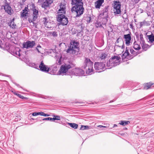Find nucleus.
I'll use <instances>...</instances> for the list:
<instances>
[{
    "instance_id": "nucleus-37",
    "label": "nucleus",
    "mask_w": 154,
    "mask_h": 154,
    "mask_svg": "<svg viewBox=\"0 0 154 154\" xmlns=\"http://www.w3.org/2000/svg\"><path fill=\"white\" fill-rule=\"evenodd\" d=\"M50 35H52L54 37H56L57 36V32H49Z\"/></svg>"
},
{
    "instance_id": "nucleus-30",
    "label": "nucleus",
    "mask_w": 154,
    "mask_h": 154,
    "mask_svg": "<svg viewBox=\"0 0 154 154\" xmlns=\"http://www.w3.org/2000/svg\"><path fill=\"white\" fill-rule=\"evenodd\" d=\"M56 119L54 118H50V117H48L44 119H42V120L43 121H45V120H50V121H54L56 120Z\"/></svg>"
},
{
    "instance_id": "nucleus-49",
    "label": "nucleus",
    "mask_w": 154,
    "mask_h": 154,
    "mask_svg": "<svg viewBox=\"0 0 154 154\" xmlns=\"http://www.w3.org/2000/svg\"><path fill=\"white\" fill-rule=\"evenodd\" d=\"M98 127L100 128H102V127H103V128H106V126H102V125H100L98 126Z\"/></svg>"
},
{
    "instance_id": "nucleus-22",
    "label": "nucleus",
    "mask_w": 154,
    "mask_h": 154,
    "mask_svg": "<svg viewBox=\"0 0 154 154\" xmlns=\"http://www.w3.org/2000/svg\"><path fill=\"white\" fill-rule=\"evenodd\" d=\"M133 48L136 50H138L140 49L141 47L140 45L135 41L133 44Z\"/></svg>"
},
{
    "instance_id": "nucleus-61",
    "label": "nucleus",
    "mask_w": 154,
    "mask_h": 154,
    "mask_svg": "<svg viewBox=\"0 0 154 154\" xmlns=\"http://www.w3.org/2000/svg\"><path fill=\"white\" fill-rule=\"evenodd\" d=\"M127 129V128H125V129Z\"/></svg>"
},
{
    "instance_id": "nucleus-42",
    "label": "nucleus",
    "mask_w": 154,
    "mask_h": 154,
    "mask_svg": "<svg viewBox=\"0 0 154 154\" xmlns=\"http://www.w3.org/2000/svg\"><path fill=\"white\" fill-rule=\"evenodd\" d=\"M54 117H55V118L56 119V120H60V117L59 116H54Z\"/></svg>"
},
{
    "instance_id": "nucleus-51",
    "label": "nucleus",
    "mask_w": 154,
    "mask_h": 154,
    "mask_svg": "<svg viewBox=\"0 0 154 154\" xmlns=\"http://www.w3.org/2000/svg\"><path fill=\"white\" fill-rule=\"evenodd\" d=\"M140 0H134V2L136 3H137L139 1H140Z\"/></svg>"
},
{
    "instance_id": "nucleus-33",
    "label": "nucleus",
    "mask_w": 154,
    "mask_h": 154,
    "mask_svg": "<svg viewBox=\"0 0 154 154\" xmlns=\"http://www.w3.org/2000/svg\"><path fill=\"white\" fill-rule=\"evenodd\" d=\"M147 23L145 21L141 22L140 23V27H142L143 26H147Z\"/></svg>"
},
{
    "instance_id": "nucleus-7",
    "label": "nucleus",
    "mask_w": 154,
    "mask_h": 154,
    "mask_svg": "<svg viewBox=\"0 0 154 154\" xmlns=\"http://www.w3.org/2000/svg\"><path fill=\"white\" fill-rule=\"evenodd\" d=\"M84 72L82 69L79 68H75L72 69L70 72H69V75H72L80 76L83 75Z\"/></svg>"
},
{
    "instance_id": "nucleus-41",
    "label": "nucleus",
    "mask_w": 154,
    "mask_h": 154,
    "mask_svg": "<svg viewBox=\"0 0 154 154\" xmlns=\"http://www.w3.org/2000/svg\"><path fill=\"white\" fill-rule=\"evenodd\" d=\"M51 23H50V24L47 23V26H45V27H47L48 29H51L52 28V27L51 26Z\"/></svg>"
},
{
    "instance_id": "nucleus-31",
    "label": "nucleus",
    "mask_w": 154,
    "mask_h": 154,
    "mask_svg": "<svg viewBox=\"0 0 154 154\" xmlns=\"http://www.w3.org/2000/svg\"><path fill=\"white\" fill-rule=\"evenodd\" d=\"M43 22L45 26H47V23L50 24V22H48V19L46 17H44L43 18Z\"/></svg>"
},
{
    "instance_id": "nucleus-36",
    "label": "nucleus",
    "mask_w": 154,
    "mask_h": 154,
    "mask_svg": "<svg viewBox=\"0 0 154 154\" xmlns=\"http://www.w3.org/2000/svg\"><path fill=\"white\" fill-rule=\"evenodd\" d=\"M107 54L105 53H102L100 57V58L102 59H104L106 58L107 57Z\"/></svg>"
},
{
    "instance_id": "nucleus-6",
    "label": "nucleus",
    "mask_w": 154,
    "mask_h": 154,
    "mask_svg": "<svg viewBox=\"0 0 154 154\" xmlns=\"http://www.w3.org/2000/svg\"><path fill=\"white\" fill-rule=\"evenodd\" d=\"M57 20L62 25H66L68 22V18L63 14H58L57 17Z\"/></svg>"
},
{
    "instance_id": "nucleus-5",
    "label": "nucleus",
    "mask_w": 154,
    "mask_h": 154,
    "mask_svg": "<svg viewBox=\"0 0 154 154\" xmlns=\"http://www.w3.org/2000/svg\"><path fill=\"white\" fill-rule=\"evenodd\" d=\"M121 58L118 56H114L110 58L107 62L106 66L108 69H111L112 67L116 66L119 64V61Z\"/></svg>"
},
{
    "instance_id": "nucleus-47",
    "label": "nucleus",
    "mask_w": 154,
    "mask_h": 154,
    "mask_svg": "<svg viewBox=\"0 0 154 154\" xmlns=\"http://www.w3.org/2000/svg\"><path fill=\"white\" fill-rule=\"evenodd\" d=\"M125 52H127L129 54H130L129 53L128 51V49L127 48H126V50Z\"/></svg>"
},
{
    "instance_id": "nucleus-34",
    "label": "nucleus",
    "mask_w": 154,
    "mask_h": 154,
    "mask_svg": "<svg viewBox=\"0 0 154 154\" xmlns=\"http://www.w3.org/2000/svg\"><path fill=\"white\" fill-rule=\"evenodd\" d=\"M141 45L142 48L143 50L145 51H146L147 50L148 46V45H147L145 43L144 44H142Z\"/></svg>"
},
{
    "instance_id": "nucleus-46",
    "label": "nucleus",
    "mask_w": 154,
    "mask_h": 154,
    "mask_svg": "<svg viewBox=\"0 0 154 154\" xmlns=\"http://www.w3.org/2000/svg\"><path fill=\"white\" fill-rule=\"evenodd\" d=\"M122 42H123V45H122L121 46H119V47H121L122 49H123L124 48V44L123 41H122Z\"/></svg>"
},
{
    "instance_id": "nucleus-4",
    "label": "nucleus",
    "mask_w": 154,
    "mask_h": 154,
    "mask_svg": "<svg viewBox=\"0 0 154 154\" xmlns=\"http://www.w3.org/2000/svg\"><path fill=\"white\" fill-rule=\"evenodd\" d=\"M93 62L90 59L85 58V59L83 68L85 69L87 74H91L93 72Z\"/></svg>"
},
{
    "instance_id": "nucleus-20",
    "label": "nucleus",
    "mask_w": 154,
    "mask_h": 154,
    "mask_svg": "<svg viewBox=\"0 0 154 154\" xmlns=\"http://www.w3.org/2000/svg\"><path fill=\"white\" fill-rule=\"evenodd\" d=\"M14 18H13L11 20H10V22L8 23V25L11 28L13 29H14L16 28V25L15 24L14 21Z\"/></svg>"
},
{
    "instance_id": "nucleus-44",
    "label": "nucleus",
    "mask_w": 154,
    "mask_h": 154,
    "mask_svg": "<svg viewBox=\"0 0 154 154\" xmlns=\"http://www.w3.org/2000/svg\"><path fill=\"white\" fill-rule=\"evenodd\" d=\"M13 83L15 84V85L17 86V87H20V88H23L22 87H20V85L18 84H17V83H16L15 82H13Z\"/></svg>"
},
{
    "instance_id": "nucleus-21",
    "label": "nucleus",
    "mask_w": 154,
    "mask_h": 154,
    "mask_svg": "<svg viewBox=\"0 0 154 154\" xmlns=\"http://www.w3.org/2000/svg\"><path fill=\"white\" fill-rule=\"evenodd\" d=\"M104 0H97L95 3V5L96 8H99L104 2Z\"/></svg>"
},
{
    "instance_id": "nucleus-9",
    "label": "nucleus",
    "mask_w": 154,
    "mask_h": 154,
    "mask_svg": "<svg viewBox=\"0 0 154 154\" xmlns=\"http://www.w3.org/2000/svg\"><path fill=\"white\" fill-rule=\"evenodd\" d=\"M4 8L5 12L8 14L11 15L14 13V11L10 5V3L7 2L6 0L5 1V5H4Z\"/></svg>"
},
{
    "instance_id": "nucleus-28",
    "label": "nucleus",
    "mask_w": 154,
    "mask_h": 154,
    "mask_svg": "<svg viewBox=\"0 0 154 154\" xmlns=\"http://www.w3.org/2000/svg\"><path fill=\"white\" fill-rule=\"evenodd\" d=\"M129 54H128L127 52H125L123 54L122 56V59H123L125 58H128V57Z\"/></svg>"
},
{
    "instance_id": "nucleus-48",
    "label": "nucleus",
    "mask_w": 154,
    "mask_h": 154,
    "mask_svg": "<svg viewBox=\"0 0 154 154\" xmlns=\"http://www.w3.org/2000/svg\"><path fill=\"white\" fill-rule=\"evenodd\" d=\"M32 115L33 116H37V113L36 112H33L32 113Z\"/></svg>"
},
{
    "instance_id": "nucleus-55",
    "label": "nucleus",
    "mask_w": 154,
    "mask_h": 154,
    "mask_svg": "<svg viewBox=\"0 0 154 154\" xmlns=\"http://www.w3.org/2000/svg\"><path fill=\"white\" fill-rule=\"evenodd\" d=\"M117 126V125L116 124H114L113 127V128H114L115 127Z\"/></svg>"
},
{
    "instance_id": "nucleus-12",
    "label": "nucleus",
    "mask_w": 154,
    "mask_h": 154,
    "mask_svg": "<svg viewBox=\"0 0 154 154\" xmlns=\"http://www.w3.org/2000/svg\"><path fill=\"white\" fill-rule=\"evenodd\" d=\"M39 67L40 70L42 72H48L49 71L50 68L45 65L43 61L41 62Z\"/></svg>"
},
{
    "instance_id": "nucleus-58",
    "label": "nucleus",
    "mask_w": 154,
    "mask_h": 154,
    "mask_svg": "<svg viewBox=\"0 0 154 154\" xmlns=\"http://www.w3.org/2000/svg\"><path fill=\"white\" fill-rule=\"evenodd\" d=\"M23 1V3L25 2V1L24 0Z\"/></svg>"
},
{
    "instance_id": "nucleus-2",
    "label": "nucleus",
    "mask_w": 154,
    "mask_h": 154,
    "mask_svg": "<svg viewBox=\"0 0 154 154\" xmlns=\"http://www.w3.org/2000/svg\"><path fill=\"white\" fill-rule=\"evenodd\" d=\"M80 50L79 43L76 41L74 40L71 41L70 43L69 48L66 50L67 53L77 55L78 54Z\"/></svg>"
},
{
    "instance_id": "nucleus-17",
    "label": "nucleus",
    "mask_w": 154,
    "mask_h": 154,
    "mask_svg": "<svg viewBox=\"0 0 154 154\" xmlns=\"http://www.w3.org/2000/svg\"><path fill=\"white\" fill-rule=\"evenodd\" d=\"M28 7H25L24 9L22 10L21 13V17H25L28 14Z\"/></svg>"
},
{
    "instance_id": "nucleus-43",
    "label": "nucleus",
    "mask_w": 154,
    "mask_h": 154,
    "mask_svg": "<svg viewBox=\"0 0 154 154\" xmlns=\"http://www.w3.org/2000/svg\"><path fill=\"white\" fill-rule=\"evenodd\" d=\"M42 116H49V115L47 114H45L44 112H42Z\"/></svg>"
},
{
    "instance_id": "nucleus-35",
    "label": "nucleus",
    "mask_w": 154,
    "mask_h": 154,
    "mask_svg": "<svg viewBox=\"0 0 154 154\" xmlns=\"http://www.w3.org/2000/svg\"><path fill=\"white\" fill-rule=\"evenodd\" d=\"M62 57L61 56L59 59H58L56 61V63L57 64L60 65L62 63Z\"/></svg>"
},
{
    "instance_id": "nucleus-1",
    "label": "nucleus",
    "mask_w": 154,
    "mask_h": 154,
    "mask_svg": "<svg viewBox=\"0 0 154 154\" xmlns=\"http://www.w3.org/2000/svg\"><path fill=\"white\" fill-rule=\"evenodd\" d=\"M82 0H72L71 4L73 6L72 7L71 11L72 12H76V17H79L83 13L84 8L83 7V2Z\"/></svg>"
},
{
    "instance_id": "nucleus-18",
    "label": "nucleus",
    "mask_w": 154,
    "mask_h": 154,
    "mask_svg": "<svg viewBox=\"0 0 154 154\" xmlns=\"http://www.w3.org/2000/svg\"><path fill=\"white\" fill-rule=\"evenodd\" d=\"M20 50L19 48H16L14 50H13V54L17 57H20Z\"/></svg>"
},
{
    "instance_id": "nucleus-11",
    "label": "nucleus",
    "mask_w": 154,
    "mask_h": 154,
    "mask_svg": "<svg viewBox=\"0 0 154 154\" xmlns=\"http://www.w3.org/2000/svg\"><path fill=\"white\" fill-rule=\"evenodd\" d=\"M35 45L34 41H27L26 42L23 43V48L28 49L29 48H32Z\"/></svg>"
},
{
    "instance_id": "nucleus-62",
    "label": "nucleus",
    "mask_w": 154,
    "mask_h": 154,
    "mask_svg": "<svg viewBox=\"0 0 154 154\" xmlns=\"http://www.w3.org/2000/svg\"><path fill=\"white\" fill-rule=\"evenodd\" d=\"M138 154H139V153H138Z\"/></svg>"
},
{
    "instance_id": "nucleus-38",
    "label": "nucleus",
    "mask_w": 154,
    "mask_h": 154,
    "mask_svg": "<svg viewBox=\"0 0 154 154\" xmlns=\"http://www.w3.org/2000/svg\"><path fill=\"white\" fill-rule=\"evenodd\" d=\"M101 26V24L100 23L97 22L95 23V26L97 28L100 27Z\"/></svg>"
},
{
    "instance_id": "nucleus-59",
    "label": "nucleus",
    "mask_w": 154,
    "mask_h": 154,
    "mask_svg": "<svg viewBox=\"0 0 154 154\" xmlns=\"http://www.w3.org/2000/svg\"><path fill=\"white\" fill-rule=\"evenodd\" d=\"M32 119L33 120H34V119H32Z\"/></svg>"
},
{
    "instance_id": "nucleus-39",
    "label": "nucleus",
    "mask_w": 154,
    "mask_h": 154,
    "mask_svg": "<svg viewBox=\"0 0 154 154\" xmlns=\"http://www.w3.org/2000/svg\"><path fill=\"white\" fill-rule=\"evenodd\" d=\"M130 52L131 54L135 55L136 54V52L134 51L132 49H130Z\"/></svg>"
},
{
    "instance_id": "nucleus-19",
    "label": "nucleus",
    "mask_w": 154,
    "mask_h": 154,
    "mask_svg": "<svg viewBox=\"0 0 154 154\" xmlns=\"http://www.w3.org/2000/svg\"><path fill=\"white\" fill-rule=\"evenodd\" d=\"M60 8L58 10V13H59L65 14L66 11V6L64 5H63L62 4L60 5Z\"/></svg>"
},
{
    "instance_id": "nucleus-10",
    "label": "nucleus",
    "mask_w": 154,
    "mask_h": 154,
    "mask_svg": "<svg viewBox=\"0 0 154 154\" xmlns=\"http://www.w3.org/2000/svg\"><path fill=\"white\" fill-rule=\"evenodd\" d=\"M114 13L115 14H120L121 11V2L119 1H114Z\"/></svg>"
},
{
    "instance_id": "nucleus-14",
    "label": "nucleus",
    "mask_w": 154,
    "mask_h": 154,
    "mask_svg": "<svg viewBox=\"0 0 154 154\" xmlns=\"http://www.w3.org/2000/svg\"><path fill=\"white\" fill-rule=\"evenodd\" d=\"M53 0H46L42 4V7L46 9L49 7L50 5L53 3Z\"/></svg>"
},
{
    "instance_id": "nucleus-54",
    "label": "nucleus",
    "mask_w": 154,
    "mask_h": 154,
    "mask_svg": "<svg viewBox=\"0 0 154 154\" xmlns=\"http://www.w3.org/2000/svg\"><path fill=\"white\" fill-rule=\"evenodd\" d=\"M119 38H118L117 39L116 41V43H119Z\"/></svg>"
},
{
    "instance_id": "nucleus-8",
    "label": "nucleus",
    "mask_w": 154,
    "mask_h": 154,
    "mask_svg": "<svg viewBox=\"0 0 154 154\" xmlns=\"http://www.w3.org/2000/svg\"><path fill=\"white\" fill-rule=\"evenodd\" d=\"M105 64L104 63L96 62L94 63V67L96 70L98 72H101L104 70Z\"/></svg>"
},
{
    "instance_id": "nucleus-52",
    "label": "nucleus",
    "mask_w": 154,
    "mask_h": 154,
    "mask_svg": "<svg viewBox=\"0 0 154 154\" xmlns=\"http://www.w3.org/2000/svg\"><path fill=\"white\" fill-rule=\"evenodd\" d=\"M35 49L37 50V51L38 52V53H40V51H39V49H38V48L36 47L35 48Z\"/></svg>"
},
{
    "instance_id": "nucleus-16",
    "label": "nucleus",
    "mask_w": 154,
    "mask_h": 154,
    "mask_svg": "<svg viewBox=\"0 0 154 154\" xmlns=\"http://www.w3.org/2000/svg\"><path fill=\"white\" fill-rule=\"evenodd\" d=\"M33 19L31 21V22H33L32 21H35L36 19H37L38 17V10H36L35 8L34 7L33 8Z\"/></svg>"
},
{
    "instance_id": "nucleus-45",
    "label": "nucleus",
    "mask_w": 154,
    "mask_h": 154,
    "mask_svg": "<svg viewBox=\"0 0 154 154\" xmlns=\"http://www.w3.org/2000/svg\"><path fill=\"white\" fill-rule=\"evenodd\" d=\"M42 112H36L37 115V116L38 115H40L42 116Z\"/></svg>"
},
{
    "instance_id": "nucleus-26",
    "label": "nucleus",
    "mask_w": 154,
    "mask_h": 154,
    "mask_svg": "<svg viewBox=\"0 0 154 154\" xmlns=\"http://www.w3.org/2000/svg\"><path fill=\"white\" fill-rule=\"evenodd\" d=\"M68 124L71 127L74 129H76L78 128V125L76 124L70 123H68Z\"/></svg>"
},
{
    "instance_id": "nucleus-15",
    "label": "nucleus",
    "mask_w": 154,
    "mask_h": 154,
    "mask_svg": "<svg viewBox=\"0 0 154 154\" xmlns=\"http://www.w3.org/2000/svg\"><path fill=\"white\" fill-rule=\"evenodd\" d=\"M109 6H106L102 11V15L103 16V18H106L108 17V9Z\"/></svg>"
},
{
    "instance_id": "nucleus-27",
    "label": "nucleus",
    "mask_w": 154,
    "mask_h": 154,
    "mask_svg": "<svg viewBox=\"0 0 154 154\" xmlns=\"http://www.w3.org/2000/svg\"><path fill=\"white\" fill-rule=\"evenodd\" d=\"M153 84L152 83H146L144 87V89L145 90L148 89Z\"/></svg>"
},
{
    "instance_id": "nucleus-24",
    "label": "nucleus",
    "mask_w": 154,
    "mask_h": 154,
    "mask_svg": "<svg viewBox=\"0 0 154 154\" xmlns=\"http://www.w3.org/2000/svg\"><path fill=\"white\" fill-rule=\"evenodd\" d=\"M130 122L128 121H121L119 124L123 126H125L130 123Z\"/></svg>"
},
{
    "instance_id": "nucleus-3",
    "label": "nucleus",
    "mask_w": 154,
    "mask_h": 154,
    "mask_svg": "<svg viewBox=\"0 0 154 154\" xmlns=\"http://www.w3.org/2000/svg\"><path fill=\"white\" fill-rule=\"evenodd\" d=\"M75 65L72 61H69L61 66L59 71V73L61 75L65 74L69 75V70L73 67Z\"/></svg>"
},
{
    "instance_id": "nucleus-40",
    "label": "nucleus",
    "mask_w": 154,
    "mask_h": 154,
    "mask_svg": "<svg viewBox=\"0 0 154 154\" xmlns=\"http://www.w3.org/2000/svg\"><path fill=\"white\" fill-rule=\"evenodd\" d=\"M86 20L87 22V23H89L90 22L91 18L90 17H86Z\"/></svg>"
},
{
    "instance_id": "nucleus-60",
    "label": "nucleus",
    "mask_w": 154,
    "mask_h": 154,
    "mask_svg": "<svg viewBox=\"0 0 154 154\" xmlns=\"http://www.w3.org/2000/svg\"><path fill=\"white\" fill-rule=\"evenodd\" d=\"M127 129V128H125V129Z\"/></svg>"
},
{
    "instance_id": "nucleus-23",
    "label": "nucleus",
    "mask_w": 154,
    "mask_h": 154,
    "mask_svg": "<svg viewBox=\"0 0 154 154\" xmlns=\"http://www.w3.org/2000/svg\"><path fill=\"white\" fill-rule=\"evenodd\" d=\"M147 39H149V42H152L154 41V35L152 34L151 35H147Z\"/></svg>"
},
{
    "instance_id": "nucleus-32",
    "label": "nucleus",
    "mask_w": 154,
    "mask_h": 154,
    "mask_svg": "<svg viewBox=\"0 0 154 154\" xmlns=\"http://www.w3.org/2000/svg\"><path fill=\"white\" fill-rule=\"evenodd\" d=\"M11 92L14 94L18 96V97L21 99H23L24 98V97L23 96H22L21 94L16 93V92H14L13 91H12Z\"/></svg>"
},
{
    "instance_id": "nucleus-57",
    "label": "nucleus",
    "mask_w": 154,
    "mask_h": 154,
    "mask_svg": "<svg viewBox=\"0 0 154 154\" xmlns=\"http://www.w3.org/2000/svg\"><path fill=\"white\" fill-rule=\"evenodd\" d=\"M113 102V101L112 100H111L110 101V102Z\"/></svg>"
},
{
    "instance_id": "nucleus-25",
    "label": "nucleus",
    "mask_w": 154,
    "mask_h": 154,
    "mask_svg": "<svg viewBox=\"0 0 154 154\" xmlns=\"http://www.w3.org/2000/svg\"><path fill=\"white\" fill-rule=\"evenodd\" d=\"M139 36L140 38V43L141 45H142V44H143L145 43V42L143 37V35L141 33L139 35Z\"/></svg>"
},
{
    "instance_id": "nucleus-50",
    "label": "nucleus",
    "mask_w": 154,
    "mask_h": 154,
    "mask_svg": "<svg viewBox=\"0 0 154 154\" xmlns=\"http://www.w3.org/2000/svg\"><path fill=\"white\" fill-rule=\"evenodd\" d=\"M130 26L131 28V29L133 28V26L132 24V23H130Z\"/></svg>"
},
{
    "instance_id": "nucleus-53",
    "label": "nucleus",
    "mask_w": 154,
    "mask_h": 154,
    "mask_svg": "<svg viewBox=\"0 0 154 154\" xmlns=\"http://www.w3.org/2000/svg\"><path fill=\"white\" fill-rule=\"evenodd\" d=\"M37 48H41V46L39 45H38V46H37Z\"/></svg>"
},
{
    "instance_id": "nucleus-29",
    "label": "nucleus",
    "mask_w": 154,
    "mask_h": 154,
    "mask_svg": "<svg viewBox=\"0 0 154 154\" xmlns=\"http://www.w3.org/2000/svg\"><path fill=\"white\" fill-rule=\"evenodd\" d=\"M89 128V127L88 125H82L80 129V130H85L88 129Z\"/></svg>"
},
{
    "instance_id": "nucleus-56",
    "label": "nucleus",
    "mask_w": 154,
    "mask_h": 154,
    "mask_svg": "<svg viewBox=\"0 0 154 154\" xmlns=\"http://www.w3.org/2000/svg\"><path fill=\"white\" fill-rule=\"evenodd\" d=\"M139 37V35H138V36L137 35V38H138V37Z\"/></svg>"
},
{
    "instance_id": "nucleus-13",
    "label": "nucleus",
    "mask_w": 154,
    "mask_h": 154,
    "mask_svg": "<svg viewBox=\"0 0 154 154\" xmlns=\"http://www.w3.org/2000/svg\"><path fill=\"white\" fill-rule=\"evenodd\" d=\"M124 38L125 39V44L127 46L129 45L131 40V37L130 34H128L124 35Z\"/></svg>"
}]
</instances>
